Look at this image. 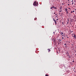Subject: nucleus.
Here are the masks:
<instances>
[{
	"label": "nucleus",
	"instance_id": "obj_1",
	"mask_svg": "<svg viewBox=\"0 0 76 76\" xmlns=\"http://www.w3.org/2000/svg\"><path fill=\"white\" fill-rule=\"evenodd\" d=\"M33 5L34 6H37L38 5V2H36V1H34L33 3Z\"/></svg>",
	"mask_w": 76,
	"mask_h": 76
},
{
	"label": "nucleus",
	"instance_id": "obj_2",
	"mask_svg": "<svg viewBox=\"0 0 76 76\" xmlns=\"http://www.w3.org/2000/svg\"><path fill=\"white\" fill-rule=\"evenodd\" d=\"M65 10L66 12V14H68V13H69V12H68V11H67V8L65 9Z\"/></svg>",
	"mask_w": 76,
	"mask_h": 76
},
{
	"label": "nucleus",
	"instance_id": "obj_3",
	"mask_svg": "<svg viewBox=\"0 0 76 76\" xmlns=\"http://www.w3.org/2000/svg\"><path fill=\"white\" fill-rule=\"evenodd\" d=\"M53 21L55 22V24H56V23H57V22H56V20L54 19L53 18Z\"/></svg>",
	"mask_w": 76,
	"mask_h": 76
},
{
	"label": "nucleus",
	"instance_id": "obj_4",
	"mask_svg": "<svg viewBox=\"0 0 76 76\" xmlns=\"http://www.w3.org/2000/svg\"><path fill=\"white\" fill-rule=\"evenodd\" d=\"M71 2H72V5H73V4H74V3H73V0Z\"/></svg>",
	"mask_w": 76,
	"mask_h": 76
},
{
	"label": "nucleus",
	"instance_id": "obj_5",
	"mask_svg": "<svg viewBox=\"0 0 76 76\" xmlns=\"http://www.w3.org/2000/svg\"><path fill=\"white\" fill-rule=\"evenodd\" d=\"M59 41L60 43H61V39H59Z\"/></svg>",
	"mask_w": 76,
	"mask_h": 76
},
{
	"label": "nucleus",
	"instance_id": "obj_6",
	"mask_svg": "<svg viewBox=\"0 0 76 76\" xmlns=\"http://www.w3.org/2000/svg\"><path fill=\"white\" fill-rule=\"evenodd\" d=\"M74 37L75 38H76V36L75 35H74Z\"/></svg>",
	"mask_w": 76,
	"mask_h": 76
},
{
	"label": "nucleus",
	"instance_id": "obj_7",
	"mask_svg": "<svg viewBox=\"0 0 76 76\" xmlns=\"http://www.w3.org/2000/svg\"><path fill=\"white\" fill-rule=\"evenodd\" d=\"M48 52L50 51L51 50L50 49H48Z\"/></svg>",
	"mask_w": 76,
	"mask_h": 76
},
{
	"label": "nucleus",
	"instance_id": "obj_8",
	"mask_svg": "<svg viewBox=\"0 0 76 76\" xmlns=\"http://www.w3.org/2000/svg\"><path fill=\"white\" fill-rule=\"evenodd\" d=\"M61 11H62L61 10H59V12H61Z\"/></svg>",
	"mask_w": 76,
	"mask_h": 76
},
{
	"label": "nucleus",
	"instance_id": "obj_9",
	"mask_svg": "<svg viewBox=\"0 0 76 76\" xmlns=\"http://www.w3.org/2000/svg\"><path fill=\"white\" fill-rule=\"evenodd\" d=\"M61 35H63V32H61Z\"/></svg>",
	"mask_w": 76,
	"mask_h": 76
},
{
	"label": "nucleus",
	"instance_id": "obj_10",
	"mask_svg": "<svg viewBox=\"0 0 76 76\" xmlns=\"http://www.w3.org/2000/svg\"><path fill=\"white\" fill-rule=\"evenodd\" d=\"M45 76H48V75H45Z\"/></svg>",
	"mask_w": 76,
	"mask_h": 76
},
{
	"label": "nucleus",
	"instance_id": "obj_11",
	"mask_svg": "<svg viewBox=\"0 0 76 76\" xmlns=\"http://www.w3.org/2000/svg\"><path fill=\"white\" fill-rule=\"evenodd\" d=\"M62 4L63 5V4L64 5V3H62Z\"/></svg>",
	"mask_w": 76,
	"mask_h": 76
},
{
	"label": "nucleus",
	"instance_id": "obj_12",
	"mask_svg": "<svg viewBox=\"0 0 76 76\" xmlns=\"http://www.w3.org/2000/svg\"><path fill=\"white\" fill-rule=\"evenodd\" d=\"M62 39H64L63 37H62Z\"/></svg>",
	"mask_w": 76,
	"mask_h": 76
},
{
	"label": "nucleus",
	"instance_id": "obj_13",
	"mask_svg": "<svg viewBox=\"0 0 76 76\" xmlns=\"http://www.w3.org/2000/svg\"><path fill=\"white\" fill-rule=\"evenodd\" d=\"M53 8V7H51L50 8V9H52Z\"/></svg>",
	"mask_w": 76,
	"mask_h": 76
},
{
	"label": "nucleus",
	"instance_id": "obj_14",
	"mask_svg": "<svg viewBox=\"0 0 76 76\" xmlns=\"http://www.w3.org/2000/svg\"><path fill=\"white\" fill-rule=\"evenodd\" d=\"M36 19H37V18H34V20H36Z\"/></svg>",
	"mask_w": 76,
	"mask_h": 76
},
{
	"label": "nucleus",
	"instance_id": "obj_15",
	"mask_svg": "<svg viewBox=\"0 0 76 76\" xmlns=\"http://www.w3.org/2000/svg\"><path fill=\"white\" fill-rule=\"evenodd\" d=\"M71 13H73V11H72L71 12Z\"/></svg>",
	"mask_w": 76,
	"mask_h": 76
},
{
	"label": "nucleus",
	"instance_id": "obj_16",
	"mask_svg": "<svg viewBox=\"0 0 76 76\" xmlns=\"http://www.w3.org/2000/svg\"><path fill=\"white\" fill-rule=\"evenodd\" d=\"M68 44H70V42H68Z\"/></svg>",
	"mask_w": 76,
	"mask_h": 76
},
{
	"label": "nucleus",
	"instance_id": "obj_17",
	"mask_svg": "<svg viewBox=\"0 0 76 76\" xmlns=\"http://www.w3.org/2000/svg\"><path fill=\"white\" fill-rule=\"evenodd\" d=\"M73 12H75V11L73 10Z\"/></svg>",
	"mask_w": 76,
	"mask_h": 76
},
{
	"label": "nucleus",
	"instance_id": "obj_18",
	"mask_svg": "<svg viewBox=\"0 0 76 76\" xmlns=\"http://www.w3.org/2000/svg\"><path fill=\"white\" fill-rule=\"evenodd\" d=\"M57 20H58V19H57Z\"/></svg>",
	"mask_w": 76,
	"mask_h": 76
},
{
	"label": "nucleus",
	"instance_id": "obj_19",
	"mask_svg": "<svg viewBox=\"0 0 76 76\" xmlns=\"http://www.w3.org/2000/svg\"><path fill=\"white\" fill-rule=\"evenodd\" d=\"M52 8H54V7H52Z\"/></svg>",
	"mask_w": 76,
	"mask_h": 76
},
{
	"label": "nucleus",
	"instance_id": "obj_20",
	"mask_svg": "<svg viewBox=\"0 0 76 76\" xmlns=\"http://www.w3.org/2000/svg\"><path fill=\"white\" fill-rule=\"evenodd\" d=\"M56 17H57V18H58V17L57 16H56Z\"/></svg>",
	"mask_w": 76,
	"mask_h": 76
},
{
	"label": "nucleus",
	"instance_id": "obj_21",
	"mask_svg": "<svg viewBox=\"0 0 76 76\" xmlns=\"http://www.w3.org/2000/svg\"><path fill=\"white\" fill-rule=\"evenodd\" d=\"M54 14H56V12H54Z\"/></svg>",
	"mask_w": 76,
	"mask_h": 76
},
{
	"label": "nucleus",
	"instance_id": "obj_22",
	"mask_svg": "<svg viewBox=\"0 0 76 76\" xmlns=\"http://www.w3.org/2000/svg\"><path fill=\"white\" fill-rule=\"evenodd\" d=\"M54 9H56V7H54Z\"/></svg>",
	"mask_w": 76,
	"mask_h": 76
},
{
	"label": "nucleus",
	"instance_id": "obj_23",
	"mask_svg": "<svg viewBox=\"0 0 76 76\" xmlns=\"http://www.w3.org/2000/svg\"><path fill=\"white\" fill-rule=\"evenodd\" d=\"M68 9H70V8H69Z\"/></svg>",
	"mask_w": 76,
	"mask_h": 76
},
{
	"label": "nucleus",
	"instance_id": "obj_24",
	"mask_svg": "<svg viewBox=\"0 0 76 76\" xmlns=\"http://www.w3.org/2000/svg\"><path fill=\"white\" fill-rule=\"evenodd\" d=\"M67 38H69V37H67Z\"/></svg>",
	"mask_w": 76,
	"mask_h": 76
},
{
	"label": "nucleus",
	"instance_id": "obj_25",
	"mask_svg": "<svg viewBox=\"0 0 76 76\" xmlns=\"http://www.w3.org/2000/svg\"><path fill=\"white\" fill-rule=\"evenodd\" d=\"M53 34H55V32H53Z\"/></svg>",
	"mask_w": 76,
	"mask_h": 76
},
{
	"label": "nucleus",
	"instance_id": "obj_26",
	"mask_svg": "<svg viewBox=\"0 0 76 76\" xmlns=\"http://www.w3.org/2000/svg\"><path fill=\"white\" fill-rule=\"evenodd\" d=\"M55 15H57V14H55Z\"/></svg>",
	"mask_w": 76,
	"mask_h": 76
},
{
	"label": "nucleus",
	"instance_id": "obj_27",
	"mask_svg": "<svg viewBox=\"0 0 76 76\" xmlns=\"http://www.w3.org/2000/svg\"><path fill=\"white\" fill-rule=\"evenodd\" d=\"M72 32H73V31H71V32L72 33Z\"/></svg>",
	"mask_w": 76,
	"mask_h": 76
},
{
	"label": "nucleus",
	"instance_id": "obj_28",
	"mask_svg": "<svg viewBox=\"0 0 76 76\" xmlns=\"http://www.w3.org/2000/svg\"><path fill=\"white\" fill-rule=\"evenodd\" d=\"M64 45H66V44H65Z\"/></svg>",
	"mask_w": 76,
	"mask_h": 76
},
{
	"label": "nucleus",
	"instance_id": "obj_29",
	"mask_svg": "<svg viewBox=\"0 0 76 76\" xmlns=\"http://www.w3.org/2000/svg\"><path fill=\"white\" fill-rule=\"evenodd\" d=\"M69 58H70V56H69Z\"/></svg>",
	"mask_w": 76,
	"mask_h": 76
},
{
	"label": "nucleus",
	"instance_id": "obj_30",
	"mask_svg": "<svg viewBox=\"0 0 76 76\" xmlns=\"http://www.w3.org/2000/svg\"><path fill=\"white\" fill-rule=\"evenodd\" d=\"M75 56H76V53L75 54Z\"/></svg>",
	"mask_w": 76,
	"mask_h": 76
},
{
	"label": "nucleus",
	"instance_id": "obj_31",
	"mask_svg": "<svg viewBox=\"0 0 76 76\" xmlns=\"http://www.w3.org/2000/svg\"><path fill=\"white\" fill-rule=\"evenodd\" d=\"M68 5H69V4H68Z\"/></svg>",
	"mask_w": 76,
	"mask_h": 76
},
{
	"label": "nucleus",
	"instance_id": "obj_32",
	"mask_svg": "<svg viewBox=\"0 0 76 76\" xmlns=\"http://www.w3.org/2000/svg\"><path fill=\"white\" fill-rule=\"evenodd\" d=\"M66 36V37H67V36Z\"/></svg>",
	"mask_w": 76,
	"mask_h": 76
},
{
	"label": "nucleus",
	"instance_id": "obj_33",
	"mask_svg": "<svg viewBox=\"0 0 76 76\" xmlns=\"http://www.w3.org/2000/svg\"><path fill=\"white\" fill-rule=\"evenodd\" d=\"M62 36H63V35H62Z\"/></svg>",
	"mask_w": 76,
	"mask_h": 76
}]
</instances>
